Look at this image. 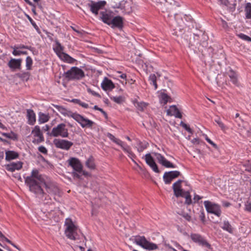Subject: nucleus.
<instances>
[{"instance_id": "nucleus-1", "label": "nucleus", "mask_w": 251, "mask_h": 251, "mask_svg": "<svg viewBox=\"0 0 251 251\" xmlns=\"http://www.w3.org/2000/svg\"><path fill=\"white\" fill-rule=\"evenodd\" d=\"M29 176H32V179L37 181V183H38V185L41 187L42 185L44 184L46 191L49 194L53 196L59 195L60 190L56 184L51 181H46L44 176L39 173L38 170H33Z\"/></svg>"}, {"instance_id": "nucleus-2", "label": "nucleus", "mask_w": 251, "mask_h": 251, "mask_svg": "<svg viewBox=\"0 0 251 251\" xmlns=\"http://www.w3.org/2000/svg\"><path fill=\"white\" fill-rule=\"evenodd\" d=\"M32 176H27L25 178V183L28 186L29 190L34 193L37 198L40 199L44 204H49L51 203L50 197L44 192L41 187L36 183L37 181L32 179Z\"/></svg>"}, {"instance_id": "nucleus-3", "label": "nucleus", "mask_w": 251, "mask_h": 251, "mask_svg": "<svg viewBox=\"0 0 251 251\" xmlns=\"http://www.w3.org/2000/svg\"><path fill=\"white\" fill-rule=\"evenodd\" d=\"M64 226H65V234L68 238L76 240L80 239L82 237L85 239V237L81 233L78 227L75 225L71 219L67 218Z\"/></svg>"}, {"instance_id": "nucleus-4", "label": "nucleus", "mask_w": 251, "mask_h": 251, "mask_svg": "<svg viewBox=\"0 0 251 251\" xmlns=\"http://www.w3.org/2000/svg\"><path fill=\"white\" fill-rule=\"evenodd\" d=\"M48 134L51 137L67 138L69 136V133L66 124L61 123L53 127L51 132H48Z\"/></svg>"}, {"instance_id": "nucleus-5", "label": "nucleus", "mask_w": 251, "mask_h": 251, "mask_svg": "<svg viewBox=\"0 0 251 251\" xmlns=\"http://www.w3.org/2000/svg\"><path fill=\"white\" fill-rule=\"evenodd\" d=\"M63 76L68 80H80L85 76V74L82 69L77 67H72L64 73Z\"/></svg>"}, {"instance_id": "nucleus-6", "label": "nucleus", "mask_w": 251, "mask_h": 251, "mask_svg": "<svg viewBox=\"0 0 251 251\" xmlns=\"http://www.w3.org/2000/svg\"><path fill=\"white\" fill-rule=\"evenodd\" d=\"M106 136L113 142H114L117 145L120 146L122 148L124 151L128 154V157H130L134 163H135V161L134 160V158L136 157V155L132 151L130 147V146L126 144L125 143H124L122 141L120 140V139L116 138L113 135H112L110 133H107L106 134Z\"/></svg>"}, {"instance_id": "nucleus-7", "label": "nucleus", "mask_w": 251, "mask_h": 251, "mask_svg": "<svg viewBox=\"0 0 251 251\" xmlns=\"http://www.w3.org/2000/svg\"><path fill=\"white\" fill-rule=\"evenodd\" d=\"M134 243L144 249L152 251L158 248L156 244L150 242L144 236H136L134 238Z\"/></svg>"}, {"instance_id": "nucleus-8", "label": "nucleus", "mask_w": 251, "mask_h": 251, "mask_svg": "<svg viewBox=\"0 0 251 251\" xmlns=\"http://www.w3.org/2000/svg\"><path fill=\"white\" fill-rule=\"evenodd\" d=\"M71 117L78 123L83 128L92 127L94 124V122L92 121L85 118L82 115L76 113H72Z\"/></svg>"}, {"instance_id": "nucleus-9", "label": "nucleus", "mask_w": 251, "mask_h": 251, "mask_svg": "<svg viewBox=\"0 0 251 251\" xmlns=\"http://www.w3.org/2000/svg\"><path fill=\"white\" fill-rule=\"evenodd\" d=\"M191 240L195 243L202 247H206L210 249L211 245L207 241L204 237L199 234L192 233L190 235Z\"/></svg>"}, {"instance_id": "nucleus-10", "label": "nucleus", "mask_w": 251, "mask_h": 251, "mask_svg": "<svg viewBox=\"0 0 251 251\" xmlns=\"http://www.w3.org/2000/svg\"><path fill=\"white\" fill-rule=\"evenodd\" d=\"M203 203L208 213L214 214L218 217L220 216L221 210L218 204L213 203L208 201H204Z\"/></svg>"}, {"instance_id": "nucleus-11", "label": "nucleus", "mask_w": 251, "mask_h": 251, "mask_svg": "<svg viewBox=\"0 0 251 251\" xmlns=\"http://www.w3.org/2000/svg\"><path fill=\"white\" fill-rule=\"evenodd\" d=\"M53 143L56 148L66 151L69 150L73 145V142L61 139H54Z\"/></svg>"}, {"instance_id": "nucleus-12", "label": "nucleus", "mask_w": 251, "mask_h": 251, "mask_svg": "<svg viewBox=\"0 0 251 251\" xmlns=\"http://www.w3.org/2000/svg\"><path fill=\"white\" fill-rule=\"evenodd\" d=\"M31 133L34 137L32 141L34 144H38L44 141V137L39 126H35L31 131Z\"/></svg>"}, {"instance_id": "nucleus-13", "label": "nucleus", "mask_w": 251, "mask_h": 251, "mask_svg": "<svg viewBox=\"0 0 251 251\" xmlns=\"http://www.w3.org/2000/svg\"><path fill=\"white\" fill-rule=\"evenodd\" d=\"M106 4L105 1H99L95 2L91 0L90 3L87 4V5L90 8V11L95 15H97L100 9H101Z\"/></svg>"}, {"instance_id": "nucleus-14", "label": "nucleus", "mask_w": 251, "mask_h": 251, "mask_svg": "<svg viewBox=\"0 0 251 251\" xmlns=\"http://www.w3.org/2000/svg\"><path fill=\"white\" fill-rule=\"evenodd\" d=\"M181 175L178 171L166 172L163 176V180L166 184H170L172 181Z\"/></svg>"}, {"instance_id": "nucleus-15", "label": "nucleus", "mask_w": 251, "mask_h": 251, "mask_svg": "<svg viewBox=\"0 0 251 251\" xmlns=\"http://www.w3.org/2000/svg\"><path fill=\"white\" fill-rule=\"evenodd\" d=\"M68 162L69 165L73 168L74 171L79 173L82 172V165L77 158L72 157L68 160Z\"/></svg>"}, {"instance_id": "nucleus-16", "label": "nucleus", "mask_w": 251, "mask_h": 251, "mask_svg": "<svg viewBox=\"0 0 251 251\" xmlns=\"http://www.w3.org/2000/svg\"><path fill=\"white\" fill-rule=\"evenodd\" d=\"M154 156L156 157L158 162L162 166L166 168H175L176 166L173 163L167 160L163 155L160 153L155 152L154 153Z\"/></svg>"}, {"instance_id": "nucleus-17", "label": "nucleus", "mask_w": 251, "mask_h": 251, "mask_svg": "<svg viewBox=\"0 0 251 251\" xmlns=\"http://www.w3.org/2000/svg\"><path fill=\"white\" fill-rule=\"evenodd\" d=\"M145 160L146 163L152 169L155 173H159V170L157 165L155 163L153 157L150 153H147L145 156Z\"/></svg>"}, {"instance_id": "nucleus-18", "label": "nucleus", "mask_w": 251, "mask_h": 251, "mask_svg": "<svg viewBox=\"0 0 251 251\" xmlns=\"http://www.w3.org/2000/svg\"><path fill=\"white\" fill-rule=\"evenodd\" d=\"M171 17V18L167 21L170 26L173 28L174 30L176 31V32H177V30L181 31L182 29V25H181V23L182 22L178 23L176 20V17H173L172 16ZM180 21L182 22V20L180 19Z\"/></svg>"}, {"instance_id": "nucleus-19", "label": "nucleus", "mask_w": 251, "mask_h": 251, "mask_svg": "<svg viewBox=\"0 0 251 251\" xmlns=\"http://www.w3.org/2000/svg\"><path fill=\"white\" fill-rule=\"evenodd\" d=\"M123 22L124 18L120 16H117L113 18L109 25L113 28L116 27L122 29L123 27Z\"/></svg>"}, {"instance_id": "nucleus-20", "label": "nucleus", "mask_w": 251, "mask_h": 251, "mask_svg": "<svg viewBox=\"0 0 251 251\" xmlns=\"http://www.w3.org/2000/svg\"><path fill=\"white\" fill-rule=\"evenodd\" d=\"M183 181L182 180L179 179L175 182L172 186L174 195L176 197H179L180 196H182V194L184 191L181 188V183Z\"/></svg>"}, {"instance_id": "nucleus-21", "label": "nucleus", "mask_w": 251, "mask_h": 251, "mask_svg": "<svg viewBox=\"0 0 251 251\" xmlns=\"http://www.w3.org/2000/svg\"><path fill=\"white\" fill-rule=\"evenodd\" d=\"M111 13L107 11H102L100 12V19L105 24L109 25L111 20L113 19Z\"/></svg>"}, {"instance_id": "nucleus-22", "label": "nucleus", "mask_w": 251, "mask_h": 251, "mask_svg": "<svg viewBox=\"0 0 251 251\" xmlns=\"http://www.w3.org/2000/svg\"><path fill=\"white\" fill-rule=\"evenodd\" d=\"M22 59L21 58H12L8 63V67L13 70L16 69L20 70Z\"/></svg>"}, {"instance_id": "nucleus-23", "label": "nucleus", "mask_w": 251, "mask_h": 251, "mask_svg": "<svg viewBox=\"0 0 251 251\" xmlns=\"http://www.w3.org/2000/svg\"><path fill=\"white\" fill-rule=\"evenodd\" d=\"M167 114L169 116H174L176 118H182V114L176 105H172L167 110Z\"/></svg>"}, {"instance_id": "nucleus-24", "label": "nucleus", "mask_w": 251, "mask_h": 251, "mask_svg": "<svg viewBox=\"0 0 251 251\" xmlns=\"http://www.w3.org/2000/svg\"><path fill=\"white\" fill-rule=\"evenodd\" d=\"M101 88L105 91L112 90L115 88V85L111 80L105 77L101 84Z\"/></svg>"}, {"instance_id": "nucleus-25", "label": "nucleus", "mask_w": 251, "mask_h": 251, "mask_svg": "<svg viewBox=\"0 0 251 251\" xmlns=\"http://www.w3.org/2000/svg\"><path fill=\"white\" fill-rule=\"evenodd\" d=\"M23 163L21 161L17 162H12L6 166V169L7 171L13 172L15 170H20L22 167Z\"/></svg>"}, {"instance_id": "nucleus-26", "label": "nucleus", "mask_w": 251, "mask_h": 251, "mask_svg": "<svg viewBox=\"0 0 251 251\" xmlns=\"http://www.w3.org/2000/svg\"><path fill=\"white\" fill-rule=\"evenodd\" d=\"M26 116L28 120V124L30 125H34L36 122V115L32 109L26 110Z\"/></svg>"}, {"instance_id": "nucleus-27", "label": "nucleus", "mask_w": 251, "mask_h": 251, "mask_svg": "<svg viewBox=\"0 0 251 251\" xmlns=\"http://www.w3.org/2000/svg\"><path fill=\"white\" fill-rule=\"evenodd\" d=\"M227 74L230 78V80L235 85L238 86L239 83L238 80V76L236 73L232 69H230L227 73Z\"/></svg>"}, {"instance_id": "nucleus-28", "label": "nucleus", "mask_w": 251, "mask_h": 251, "mask_svg": "<svg viewBox=\"0 0 251 251\" xmlns=\"http://www.w3.org/2000/svg\"><path fill=\"white\" fill-rule=\"evenodd\" d=\"M132 102L137 110L140 111H143L148 105L147 103L143 101H138L136 99L132 100Z\"/></svg>"}, {"instance_id": "nucleus-29", "label": "nucleus", "mask_w": 251, "mask_h": 251, "mask_svg": "<svg viewBox=\"0 0 251 251\" xmlns=\"http://www.w3.org/2000/svg\"><path fill=\"white\" fill-rule=\"evenodd\" d=\"M59 57L61 60L69 63H74L75 61V60L74 58H72L69 55L64 52L59 53Z\"/></svg>"}, {"instance_id": "nucleus-30", "label": "nucleus", "mask_w": 251, "mask_h": 251, "mask_svg": "<svg viewBox=\"0 0 251 251\" xmlns=\"http://www.w3.org/2000/svg\"><path fill=\"white\" fill-rule=\"evenodd\" d=\"M5 159L9 161L18 157L19 154L14 151H9L5 152Z\"/></svg>"}, {"instance_id": "nucleus-31", "label": "nucleus", "mask_w": 251, "mask_h": 251, "mask_svg": "<svg viewBox=\"0 0 251 251\" xmlns=\"http://www.w3.org/2000/svg\"><path fill=\"white\" fill-rule=\"evenodd\" d=\"M50 119V116L48 114H44L40 112L38 114V121L39 123L42 124L47 122Z\"/></svg>"}, {"instance_id": "nucleus-32", "label": "nucleus", "mask_w": 251, "mask_h": 251, "mask_svg": "<svg viewBox=\"0 0 251 251\" xmlns=\"http://www.w3.org/2000/svg\"><path fill=\"white\" fill-rule=\"evenodd\" d=\"M182 196H180V197L185 198V203L187 205H190L192 203V201L191 199V196L190 194L189 191H184L182 194Z\"/></svg>"}, {"instance_id": "nucleus-33", "label": "nucleus", "mask_w": 251, "mask_h": 251, "mask_svg": "<svg viewBox=\"0 0 251 251\" xmlns=\"http://www.w3.org/2000/svg\"><path fill=\"white\" fill-rule=\"evenodd\" d=\"M223 225L221 227L224 230H226L229 233H232L233 232V228L228 221H224L223 222Z\"/></svg>"}, {"instance_id": "nucleus-34", "label": "nucleus", "mask_w": 251, "mask_h": 251, "mask_svg": "<svg viewBox=\"0 0 251 251\" xmlns=\"http://www.w3.org/2000/svg\"><path fill=\"white\" fill-rule=\"evenodd\" d=\"M246 18L248 19H251V3L248 2L246 4L245 8Z\"/></svg>"}, {"instance_id": "nucleus-35", "label": "nucleus", "mask_w": 251, "mask_h": 251, "mask_svg": "<svg viewBox=\"0 0 251 251\" xmlns=\"http://www.w3.org/2000/svg\"><path fill=\"white\" fill-rule=\"evenodd\" d=\"M85 164L86 166L90 169H94L95 168L94 159L92 156H90L87 160Z\"/></svg>"}, {"instance_id": "nucleus-36", "label": "nucleus", "mask_w": 251, "mask_h": 251, "mask_svg": "<svg viewBox=\"0 0 251 251\" xmlns=\"http://www.w3.org/2000/svg\"><path fill=\"white\" fill-rule=\"evenodd\" d=\"M170 99H171V98L167 94L164 93L161 94L160 102L161 103H163L164 105L166 104Z\"/></svg>"}, {"instance_id": "nucleus-37", "label": "nucleus", "mask_w": 251, "mask_h": 251, "mask_svg": "<svg viewBox=\"0 0 251 251\" xmlns=\"http://www.w3.org/2000/svg\"><path fill=\"white\" fill-rule=\"evenodd\" d=\"M150 83L154 86V90L157 88V84L156 83V77L154 74L150 75L149 78Z\"/></svg>"}, {"instance_id": "nucleus-38", "label": "nucleus", "mask_w": 251, "mask_h": 251, "mask_svg": "<svg viewBox=\"0 0 251 251\" xmlns=\"http://www.w3.org/2000/svg\"><path fill=\"white\" fill-rule=\"evenodd\" d=\"M55 42L57 47L55 48H54L53 50L59 57V53L63 52V47L61 46V44L58 41H56Z\"/></svg>"}, {"instance_id": "nucleus-39", "label": "nucleus", "mask_w": 251, "mask_h": 251, "mask_svg": "<svg viewBox=\"0 0 251 251\" xmlns=\"http://www.w3.org/2000/svg\"><path fill=\"white\" fill-rule=\"evenodd\" d=\"M110 99L118 104H121L124 101V98L123 96L115 97L110 96Z\"/></svg>"}, {"instance_id": "nucleus-40", "label": "nucleus", "mask_w": 251, "mask_h": 251, "mask_svg": "<svg viewBox=\"0 0 251 251\" xmlns=\"http://www.w3.org/2000/svg\"><path fill=\"white\" fill-rule=\"evenodd\" d=\"M71 102L77 104L79 105L80 106H82V107H84L85 108H88L89 106L87 103H86L85 102H82L80 100L77 99H74L72 100Z\"/></svg>"}, {"instance_id": "nucleus-41", "label": "nucleus", "mask_w": 251, "mask_h": 251, "mask_svg": "<svg viewBox=\"0 0 251 251\" xmlns=\"http://www.w3.org/2000/svg\"><path fill=\"white\" fill-rule=\"evenodd\" d=\"M17 75L22 80L27 81L30 76V73L28 72H23L19 73Z\"/></svg>"}, {"instance_id": "nucleus-42", "label": "nucleus", "mask_w": 251, "mask_h": 251, "mask_svg": "<svg viewBox=\"0 0 251 251\" xmlns=\"http://www.w3.org/2000/svg\"><path fill=\"white\" fill-rule=\"evenodd\" d=\"M54 107L63 115H68V110L64 107L58 105H53Z\"/></svg>"}, {"instance_id": "nucleus-43", "label": "nucleus", "mask_w": 251, "mask_h": 251, "mask_svg": "<svg viewBox=\"0 0 251 251\" xmlns=\"http://www.w3.org/2000/svg\"><path fill=\"white\" fill-rule=\"evenodd\" d=\"M148 143L143 144L141 141H139L138 143L137 151L139 152H142L145 149H146L148 147Z\"/></svg>"}, {"instance_id": "nucleus-44", "label": "nucleus", "mask_w": 251, "mask_h": 251, "mask_svg": "<svg viewBox=\"0 0 251 251\" xmlns=\"http://www.w3.org/2000/svg\"><path fill=\"white\" fill-rule=\"evenodd\" d=\"M26 68L27 70H30L33 64L32 58L30 56H27L26 58Z\"/></svg>"}, {"instance_id": "nucleus-45", "label": "nucleus", "mask_w": 251, "mask_h": 251, "mask_svg": "<svg viewBox=\"0 0 251 251\" xmlns=\"http://www.w3.org/2000/svg\"><path fill=\"white\" fill-rule=\"evenodd\" d=\"M237 36L239 38H240V39H241L243 40L251 42V38L243 33H241L238 34H237Z\"/></svg>"}, {"instance_id": "nucleus-46", "label": "nucleus", "mask_w": 251, "mask_h": 251, "mask_svg": "<svg viewBox=\"0 0 251 251\" xmlns=\"http://www.w3.org/2000/svg\"><path fill=\"white\" fill-rule=\"evenodd\" d=\"M180 125L182 126L189 133H192L193 130L190 128L189 126L183 122H181Z\"/></svg>"}, {"instance_id": "nucleus-47", "label": "nucleus", "mask_w": 251, "mask_h": 251, "mask_svg": "<svg viewBox=\"0 0 251 251\" xmlns=\"http://www.w3.org/2000/svg\"><path fill=\"white\" fill-rule=\"evenodd\" d=\"M11 48L13 49V51L12 52V54L15 56H19L21 55V50H18L16 48V46L11 47Z\"/></svg>"}, {"instance_id": "nucleus-48", "label": "nucleus", "mask_w": 251, "mask_h": 251, "mask_svg": "<svg viewBox=\"0 0 251 251\" xmlns=\"http://www.w3.org/2000/svg\"><path fill=\"white\" fill-rule=\"evenodd\" d=\"M87 90V92L89 93L92 94V95H93L94 96H96V97H99V98H100V95L99 93H98L95 92L94 91L92 90L90 88H88Z\"/></svg>"}, {"instance_id": "nucleus-49", "label": "nucleus", "mask_w": 251, "mask_h": 251, "mask_svg": "<svg viewBox=\"0 0 251 251\" xmlns=\"http://www.w3.org/2000/svg\"><path fill=\"white\" fill-rule=\"evenodd\" d=\"M215 122L219 125V126L222 129H224L225 128V126L223 122L219 119H215Z\"/></svg>"}, {"instance_id": "nucleus-50", "label": "nucleus", "mask_w": 251, "mask_h": 251, "mask_svg": "<svg viewBox=\"0 0 251 251\" xmlns=\"http://www.w3.org/2000/svg\"><path fill=\"white\" fill-rule=\"evenodd\" d=\"M244 167H245V171L251 172V164L249 162L244 164Z\"/></svg>"}, {"instance_id": "nucleus-51", "label": "nucleus", "mask_w": 251, "mask_h": 251, "mask_svg": "<svg viewBox=\"0 0 251 251\" xmlns=\"http://www.w3.org/2000/svg\"><path fill=\"white\" fill-rule=\"evenodd\" d=\"M245 210L249 212H251V202H247L245 204Z\"/></svg>"}, {"instance_id": "nucleus-52", "label": "nucleus", "mask_w": 251, "mask_h": 251, "mask_svg": "<svg viewBox=\"0 0 251 251\" xmlns=\"http://www.w3.org/2000/svg\"><path fill=\"white\" fill-rule=\"evenodd\" d=\"M38 150L39 151H40L41 152L44 153V154H47V152H48V151L47 150V149L44 147V146H40L39 148H38Z\"/></svg>"}, {"instance_id": "nucleus-53", "label": "nucleus", "mask_w": 251, "mask_h": 251, "mask_svg": "<svg viewBox=\"0 0 251 251\" xmlns=\"http://www.w3.org/2000/svg\"><path fill=\"white\" fill-rule=\"evenodd\" d=\"M205 140L208 142L210 144H211L213 147L217 148V146L216 144H215L212 141H211L206 135L205 137Z\"/></svg>"}, {"instance_id": "nucleus-54", "label": "nucleus", "mask_w": 251, "mask_h": 251, "mask_svg": "<svg viewBox=\"0 0 251 251\" xmlns=\"http://www.w3.org/2000/svg\"><path fill=\"white\" fill-rule=\"evenodd\" d=\"M27 17H28V20H29V21L31 22V24L33 25V26L34 27V28L35 29H36L37 30H38L39 29V28L38 27V26L36 25V24L35 23V22L33 21V20L31 18V17H30L29 16L27 15Z\"/></svg>"}, {"instance_id": "nucleus-55", "label": "nucleus", "mask_w": 251, "mask_h": 251, "mask_svg": "<svg viewBox=\"0 0 251 251\" xmlns=\"http://www.w3.org/2000/svg\"><path fill=\"white\" fill-rule=\"evenodd\" d=\"M117 73L119 74H121L118 76H119L121 78L125 79L126 81V74H121V72H118Z\"/></svg>"}, {"instance_id": "nucleus-56", "label": "nucleus", "mask_w": 251, "mask_h": 251, "mask_svg": "<svg viewBox=\"0 0 251 251\" xmlns=\"http://www.w3.org/2000/svg\"><path fill=\"white\" fill-rule=\"evenodd\" d=\"M182 216L188 221H190L191 220V216L188 213H184L182 215Z\"/></svg>"}, {"instance_id": "nucleus-57", "label": "nucleus", "mask_w": 251, "mask_h": 251, "mask_svg": "<svg viewBox=\"0 0 251 251\" xmlns=\"http://www.w3.org/2000/svg\"><path fill=\"white\" fill-rule=\"evenodd\" d=\"M80 173H79L77 172H73V176L74 177H76L77 178H80L81 175H80Z\"/></svg>"}, {"instance_id": "nucleus-58", "label": "nucleus", "mask_w": 251, "mask_h": 251, "mask_svg": "<svg viewBox=\"0 0 251 251\" xmlns=\"http://www.w3.org/2000/svg\"><path fill=\"white\" fill-rule=\"evenodd\" d=\"M191 142L193 144H199L200 143V139L199 138H194L191 140Z\"/></svg>"}, {"instance_id": "nucleus-59", "label": "nucleus", "mask_w": 251, "mask_h": 251, "mask_svg": "<svg viewBox=\"0 0 251 251\" xmlns=\"http://www.w3.org/2000/svg\"><path fill=\"white\" fill-rule=\"evenodd\" d=\"M235 122H236L238 125L240 126L241 125V123L243 122V120L241 118V117H239L235 120Z\"/></svg>"}, {"instance_id": "nucleus-60", "label": "nucleus", "mask_w": 251, "mask_h": 251, "mask_svg": "<svg viewBox=\"0 0 251 251\" xmlns=\"http://www.w3.org/2000/svg\"><path fill=\"white\" fill-rule=\"evenodd\" d=\"M202 198L200 197V196L195 194L194 197V200L195 201V202L198 201L200 200H201Z\"/></svg>"}, {"instance_id": "nucleus-61", "label": "nucleus", "mask_w": 251, "mask_h": 251, "mask_svg": "<svg viewBox=\"0 0 251 251\" xmlns=\"http://www.w3.org/2000/svg\"><path fill=\"white\" fill-rule=\"evenodd\" d=\"M0 240L1 241L4 240L9 244H12V242L10 240H9L8 239H7L6 237H5L4 235H3V237H1L0 239Z\"/></svg>"}, {"instance_id": "nucleus-62", "label": "nucleus", "mask_w": 251, "mask_h": 251, "mask_svg": "<svg viewBox=\"0 0 251 251\" xmlns=\"http://www.w3.org/2000/svg\"><path fill=\"white\" fill-rule=\"evenodd\" d=\"M222 26L224 28H227L228 27L227 23L224 20H222Z\"/></svg>"}, {"instance_id": "nucleus-63", "label": "nucleus", "mask_w": 251, "mask_h": 251, "mask_svg": "<svg viewBox=\"0 0 251 251\" xmlns=\"http://www.w3.org/2000/svg\"><path fill=\"white\" fill-rule=\"evenodd\" d=\"M175 244L176 245V247H177L178 248V249H182V251H189L188 250H186L185 249H184L182 247H181L180 245H179V244H178L176 242H175Z\"/></svg>"}, {"instance_id": "nucleus-64", "label": "nucleus", "mask_w": 251, "mask_h": 251, "mask_svg": "<svg viewBox=\"0 0 251 251\" xmlns=\"http://www.w3.org/2000/svg\"><path fill=\"white\" fill-rule=\"evenodd\" d=\"M200 218L201 219V220L202 221V222H204V219H205V216H204V214L203 213V212H201L200 215Z\"/></svg>"}]
</instances>
